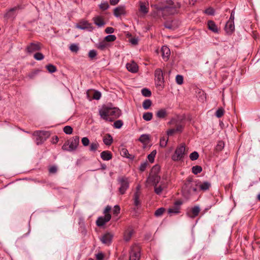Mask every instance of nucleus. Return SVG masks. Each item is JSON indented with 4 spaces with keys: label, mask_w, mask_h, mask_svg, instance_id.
<instances>
[{
    "label": "nucleus",
    "mask_w": 260,
    "mask_h": 260,
    "mask_svg": "<svg viewBox=\"0 0 260 260\" xmlns=\"http://www.w3.org/2000/svg\"><path fill=\"white\" fill-rule=\"evenodd\" d=\"M36 134H40V135L43 138H45V141L50 136V133L48 131H37L35 132Z\"/></svg>",
    "instance_id": "nucleus-37"
},
{
    "label": "nucleus",
    "mask_w": 260,
    "mask_h": 260,
    "mask_svg": "<svg viewBox=\"0 0 260 260\" xmlns=\"http://www.w3.org/2000/svg\"><path fill=\"white\" fill-rule=\"evenodd\" d=\"M107 46L108 44H107L106 41L104 40L100 42L99 44L96 45L97 48L102 51L106 50V49L107 48Z\"/></svg>",
    "instance_id": "nucleus-38"
},
{
    "label": "nucleus",
    "mask_w": 260,
    "mask_h": 260,
    "mask_svg": "<svg viewBox=\"0 0 260 260\" xmlns=\"http://www.w3.org/2000/svg\"><path fill=\"white\" fill-rule=\"evenodd\" d=\"M101 97V93L98 90H94L92 98L94 100H98Z\"/></svg>",
    "instance_id": "nucleus-57"
},
{
    "label": "nucleus",
    "mask_w": 260,
    "mask_h": 260,
    "mask_svg": "<svg viewBox=\"0 0 260 260\" xmlns=\"http://www.w3.org/2000/svg\"><path fill=\"white\" fill-rule=\"evenodd\" d=\"M142 95L145 97H150L151 96V91L148 88H144L142 89Z\"/></svg>",
    "instance_id": "nucleus-44"
},
{
    "label": "nucleus",
    "mask_w": 260,
    "mask_h": 260,
    "mask_svg": "<svg viewBox=\"0 0 260 260\" xmlns=\"http://www.w3.org/2000/svg\"><path fill=\"white\" fill-rule=\"evenodd\" d=\"M184 125L182 124L176 125V127L175 129L176 133H181L184 129Z\"/></svg>",
    "instance_id": "nucleus-63"
},
{
    "label": "nucleus",
    "mask_w": 260,
    "mask_h": 260,
    "mask_svg": "<svg viewBox=\"0 0 260 260\" xmlns=\"http://www.w3.org/2000/svg\"><path fill=\"white\" fill-rule=\"evenodd\" d=\"M113 141V138L109 134H106L103 138V142L107 146L111 145Z\"/></svg>",
    "instance_id": "nucleus-27"
},
{
    "label": "nucleus",
    "mask_w": 260,
    "mask_h": 260,
    "mask_svg": "<svg viewBox=\"0 0 260 260\" xmlns=\"http://www.w3.org/2000/svg\"><path fill=\"white\" fill-rule=\"evenodd\" d=\"M113 14L116 17H119L121 15L126 14L125 6H119L116 7L113 10Z\"/></svg>",
    "instance_id": "nucleus-15"
},
{
    "label": "nucleus",
    "mask_w": 260,
    "mask_h": 260,
    "mask_svg": "<svg viewBox=\"0 0 260 260\" xmlns=\"http://www.w3.org/2000/svg\"><path fill=\"white\" fill-rule=\"evenodd\" d=\"M199 157V154L198 152L197 151H193V152L191 153L189 155V158L192 161L198 159Z\"/></svg>",
    "instance_id": "nucleus-50"
},
{
    "label": "nucleus",
    "mask_w": 260,
    "mask_h": 260,
    "mask_svg": "<svg viewBox=\"0 0 260 260\" xmlns=\"http://www.w3.org/2000/svg\"><path fill=\"white\" fill-rule=\"evenodd\" d=\"M99 7L100 9H101L103 11H105L107 10L109 8V5L107 2H104L103 3H101L99 5Z\"/></svg>",
    "instance_id": "nucleus-56"
},
{
    "label": "nucleus",
    "mask_w": 260,
    "mask_h": 260,
    "mask_svg": "<svg viewBox=\"0 0 260 260\" xmlns=\"http://www.w3.org/2000/svg\"><path fill=\"white\" fill-rule=\"evenodd\" d=\"M111 218V214L105 215L104 216H100L96 221V224L99 227L104 226L107 222L109 221Z\"/></svg>",
    "instance_id": "nucleus-11"
},
{
    "label": "nucleus",
    "mask_w": 260,
    "mask_h": 260,
    "mask_svg": "<svg viewBox=\"0 0 260 260\" xmlns=\"http://www.w3.org/2000/svg\"><path fill=\"white\" fill-rule=\"evenodd\" d=\"M156 154V150H153L147 156V158L151 163H153L154 161V158Z\"/></svg>",
    "instance_id": "nucleus-40"
},
{
    "label": "nucleus",
    "mask_w": 260,
    "mask_h": 260,
    "mask_svg": "<svg viewBox=\"0 0 260 260\" xmlns=\"http://www.w3.org/2000/svg\"><path fill=\"white\" fill-rule=\"evenodd\" d=\"M134 233V230H131L129 231H127L125 233L124 235V239L125 241H128L131 239L132 235Z\"/></svg>",
    "instance_id": "nucleus-39"
},
{
    "label": "nucleus",
    "mask_w": 260,
    "mask_h": 260,
    "mask_svg": "<svg viewBox=\"0 0 260 260\" xmlns=\"http://www.w3.org/2000/svg\"><path fill=\"white\" fill-rule=\"evenodd\" d=\"M224 113V110L222 107H220L217 109L215 113V115L218 118L221 117Z\"/></svg>",
    "instance_id": "nucleus-49"
},
{
    "label": "nucleus",
    "mask_w": 260,
    "mask_h": 260,
    "mask_svg": "<svg viewBox=\"0 0 260 260\" xmlns=\"http://www.w3.org/2000/svg\"><path fill=\"white\" fill-rule=\"evenodd\" d=\"M140 11L144 14H146L148 12V9L144 4H141L140 7Z\"/></svg>",
    "instance_id": "nucleus-59"
},
{
    "label": "nucleus",
    "mask_w": 260,
    "mask_h": 260,
    "mask_svg": "<svg viewBox=\"0 0 260 260\" xmlns=\"http://www.w3.org/2000/svg\"><path fill=\"white\" fill-rule=\"evenodd\" d=\"M80 137L78 136L73 137L67 140L62 145L61 149L63 151H73L77 149L79 144Z\"/></svg>",
    "instance_id": "nucleus-2"
},
{
    "label": "nucleus",
    "mask_w": 260,
    "mask_h": 260,
    "mask_svg": "<svg viewBox=\"0 0 260 260\" xmlns=\"http://www.w3.org/2000/svg\"><path fill=\"white\" fill-rule=\"evenodd\" d=\"M141 253V247L138 244H134L131 246L129 252V260H140Z\"/></svg>",
    "instance_id": "nucleus-7"
},
{
    "label": "nucleus",
    "mask_w": 260,
    "mask_h": 260,
    "mask_svg": "<svg viewBox=\"0 0 260 260\" xmlns=\"http://www.w3.org/2000/svg\"><path fill=\"white\" fill-rule=\"evenodd\" d=\"M176 82L179 85H182L183 83V77L180 75H177L176 77Z\"/></svg>",
    "instance_id": "nucleus-55"
},
{
    "label": "nucleus",
    "mask_w": 260,
    "mask_h": 260,
    "mask_svg": "<svg viewBox=\"0 0 260 260\" xmlns=\"http://www.w3.org/2000/svg\"><path fill=\"white\" fill-rule=\"evenodd\" d=\"M120 154L122 156L129 158L130 159H134L135 156L133 155L129 154L127 149L123 148L120 150Z\"/></svg>",
    "instance_id": "nucleus-26"
},
{
    "label": "nucleus",
    "mask_w": 260,
    "mask_h": 260,
    "mask_svg": "<svg viewBox=\"0 0 260 260\" xmlns=\"http://www.w3.org/2000/svg\"><path fill=\"white\" fill-rule=\"evenodd\" d=\"M116 39V37L113 35H109L107 36L104 38V41L107 42H111L115 41Z\"/></svg>",
    "instance_id": "nucleus-46"
},
{
    "label": "nucleus",
    "mask_w": 260,
    "mask_h": 260,
    "mask_svg": "<svg viewBox=\"0 0 260 260\" xmlns=\"http://www.w3.org/2000/svg\"><path fill=\"white\" fill-rule=\"evenodd\" d=\"M70 50L73 52H77L79 50V47L76 44H73L70 47Z\"/></svg>",
    "instance_id": "nucleus-64"
},
{
    "label": "nucleus",
    "mask_w": 260,
    "mask_h": 260,
    "mask_svg": "<svg viewBox=\"0 0 260 260\" xmlns=\"http://www.w3.org/2000/svg\"><path fill=\"white\" fill-rule=\"evenodd\" d=\"M164 26L166 28H168L171 30H174L175 27L173 25V21L169 22L167 21L165 23Z\"/></svg>",
    "instance_id": "nucleus-54"
},
{
    "label": "nucleus",
    "mask_w": 260,
    "mask_h": 260,
    "mask_svg": "<svg viewBox=\"0 0 260 260\" xmlns=\"http://www.w3.org/2000/svg\"><path fill=\"white\" fill-rule=\"evenodd\" d=\"M152 104V101L150 99H146L143 102L142 106L144 109L147 110L149 109Z\"/></svg>",
    "instance_id": "nucleus-36"
},
{
    "label": "nucleus",
    "mask_w": 260,
    "mask_h": 260,
    "mask_svg": "<svg viewBox=\"0 0 260 260\" xmlns=\"http://www.w3.org/2000/svg\"><path fill=\"white\" fill-rule=\"evenodd\" d=\"M123 124V121L121 120H118L114 122L113 126L115 128H120Z\"/></svg>",
    "instance_id": "nucleus-52"
},
{
    "label": "nucleus",
    "mask_w": 260,
    "mask_h": 260,
    "mask_svg": "<svg viewBox=\"0 0 260 260\" xmlns=\"http://www.w3.org/2000/svg\"><path fill=\"white\" fill-rule=\"evenodd\" d=\"M185 150V144L181 143L177 147L174 154L172 155V159L174 161H178L183 160L186 154Z\"/></svg>",
    "instance_id": "nucleus-4"
},
{
    "label": "nucleus",
    "mask_w": 260,
    "mask_h": 260,
    "mask_svg": "<svg viewBox=\"0 0 260 260\" xmlns=\"http://www.w3.org/2000/svg\"><path fill=\"white\" fill-rule=\"evenodd\" d=\"M208 28L212 32L219 34L220 32V28L218 27L215 22L213 20H208L207 22Z\"/></svg>",
    "instance_id": "nucleus-18"
},
{
    "label": "nucleus",
    "mask_w": 260,
    "mask_h": 260,
    "mask_svg": "<svg viewBox=\"0 0 260 260\" xmlns=\"http://www.w3.org/2000/svg\"><path fill=\"white\" fill-rule=\"evenodd\" d=\"M113 237L111 233L106 232L100 238V240L103 244L109 245L112 243Z\"/></svg>",
    "instance_id": "nucleus-10"
},
{
    "label": "nucleus",
    "mask_w": 260,
    "mask_h": 260,
    "mask_svg": "<svg viewBox=\"0 0 260 260\" xmlns=\"http://www.w3.org/2000/svg\"><path fill=\"white\" fill-rule=\"evenodd\" d=\"M150 140V137L148 134H143L138 139V141L143 144H147Z\"/></svg>",
    "instance_id": "nucleus-29"
},
{
    "label": "nucleus",
    "mask_w": 260,
    "mask_h": 260,
    "mask_svg": "<svg viewBox=\"0 0 260 260\" xmlns=\"http://www.w3.org/2000/svg\"><path fill=\"white\" fill-rule=\"evenodd\" d=\"M160 180V176L157 175H154L149 173L147 178L146 182L151 184L153 186H156V183H158Z\"/></svg>",
    "instance_id": "nucleus-14"
},
{
    "label": "nucleus",
    "mask_w": 260,
    "mask_h": 260,
    "mask_svg": "<svg viewBox=\"0 0 260 260\" xmlns=\"http://www.w3.org/2000/svg\"><path fill=\"white\" fill-rule=\"evenodd\" d=\"M113 155L111 151L105 150L101 152V157L103 160L108 161L112 158Z\"/></svg>",
    "instance_id": "nucleus-21"
},
{
    "label": "nucleus",
    "mask_w": 260,
    "mask_h": 260,
    "mask_svg": "<svg viewBox=\"0 0 260 260\" xmlns=\"http://www.w3.org/2000/svg\"><path fill=\"white\" fill-rule=\"evenodd\" d=\"M155 84L156 87H160L161 89L164 87V77L161 69H156L154 71Z\"/></svg>",
    "instance_id": "nucleus-6"
},
{
    "label": "nucleus",
    "mask_w": 260,
    "mask_h": 260,
    "mask_svg": "<svg viewBox=\"0 0 260 260\" xmlns=\"http://www.w3.org/2000/svg\"><path fill=\"white\" fill-rule=\"evenodd\" d=\"M166 211V209L164 207H161L158 209H157L154 212V215L156 217H159L161 216L165 211Z\"/></svg>",
    "instance_id": "nucleus-43"
},
{
    "label": "nucleus",
    "mask_w": 260,
    "mask_h": 260,
    "mask_svg": "<svg viewBox=\"0 0 260 260\" xmlns=\"http://www.w3.org/2000/svg\"><path fill=\"white\" fill-rule=\"evenodd\" d=\"M162 57L165 61H167L170 57V51L169 48L166 46H163L161 48Z\"/></svg>",
    "instance_id": "nucleus-24"
},
{
    "label": "nucleus",
    "mask_w": 260,
    "mask_h": 260,
    "mask_svg": "<svg viewBox=\"0 0 260 260\" xmlns=\"http://www.w3.org/2000/svg\"><path fill=\"white\" fill-rule=\"evenodd\" d=\"M191 170L193 174H194V175H197L202 171L203 169L201 166L196 165L192 167Z\"/></svg>",
    "instance_id": "nucleus-35"
},
{
    "label": "nucleus",
    "mask_w": 260,
    "mask_h": 260,
    "mask_svg": "<svg viewBox=\"0 0 260 260\" xmlns=\"http://www.w3.org/2000/svg\"><path fill=\"white\" fill-rule=\"evenodd\" d=\"M204 13L208 15H214L215 10L212 7H209L205 10Z\"/></svg>",
    "instance_id": "nucleus-53"
},
{
    "label": "nucleus",
    "mask_w": 260,
    "mask_h": 260,
    "mask_svg": "<svg viewBox=\"0 0 260 260\" xmlns=\"http://www.w3.org/2000/svg\"><path fill=\"white\" fill-rule=\"evenodd\" d=\"M44 55L42 53L39 52L36 53L34 55V58L37 60H43L44 58Z\"/></svg>",
    "instance_id": "nucleus-51"
},
{
    "label": "nucleus",
    "mask_w": 260,
    "mask_h": 260,
    "mask_svg": "<svg viewBox=\"0 0 260 260\" xmlns=\"http://www.w3.org/2000/svg\"><path fill=\"white\" fill-rule=\"evenodd\" d=\"M224 29L227 33L232 34L235 30L234 22L228 21L225 25Z\"/></svg>",
    "instance_id": "nucleus-22"
},
{
    "label": "nucleus",
    "mask_w": 260,
    "mask_h": 260,
    "mask_svg": "<svg viewBox=\"0 0 260 260\" xmlns=\"http://www.w3.org/2000/svg\"><path fill=\"white\" fill-rule=\"evenodd\" d=\"M192 177H188L182 187L183 196L186 198L189 197L192 192H194L197 191L196 187L193 186L192 183Z\"/></svg>",
    "instance_id": "nucleus-3"
},
{
    "label": "nucleus",
    "mask_w": 260,
    "mask_h": 260,
    "mask_svg": "<svg viewBox=\"0 0 260 260\" xmlns=\"http://www.w3.org/2000/svg\"><path fill=\"white\" fill-rule=\"evenodd\" d=\"M45 141V138H43L40 134H37L36 142L37 145L41 144Z\"/></svg>",
    "instance_id": "nucleus-45"
},
{
    "label": "nucleus",
    "mask_w": 260,
    "mask_h": 260,
    "mask_svg": "<svg viewBox=\"0 0 260 260\" xmlns=\"http://www.w3.org/2000/svg\"><path fill=\"white\" fill-rule=\"evenodd\" d=\"M43 47L41 43L38 41H34L28 43L25 48V52L29 54L34 52L40 51Z\"/></svg>",
    "instance_id": "nucleus-5"
},
{
    "label": "nucleus",
    "mask_w": 260,
    "mask_h": 260,
    "mask_svg": "<svg viewBox=\"0 0 260 260\" xmlns=\"http://www.w3.org/2000/svg\"><path fill=\"white\" fill-rule=\"evenodd\" d=\"M224 147V142L223 141H219L218 142L214 149V153H218L221 151Z\"/></svg>",
    "instance_id": "nucleus-30"
},
{
    "label": "nucleus",
    "mask_w": 260,
    "mask_h": 260,
    "mask_svg": "<svg viewBox=\"0 0 260 260\" xmlns=\"http://www.w3.org/2000/svg\"><path fill=\"white\" fill-rule=\"evenodd\" d=\"M126 67L129 72L133 73H137L139 70V67L134 61H132L129 63H127Z\"/></svg>",
    "instance_id": "nucleus-19"
},
{
    "label": "nucleus",
    "mask_w": 260,
    "mask_h": 260,
    "mask_svg": "<svg viewBox=\"0 0 260 260\" xmlns=\"http://www.w3.org/2000/svg\"><path fill=\"white\" fill-rule=\"evenodd\" d=\"M137 190L134 193V205L138 209L141 206V202L140 200V192L138 191L139 189V187H137Z\"/></svg>",
    "instance_id": "nucleus-20"
},
{
    "label": "nucleus",
    "mask_w": 260,
    "mask_h": 260,
    "mask_svg": "<svg viewBox=\"0 0 260 260\" xmlns=\"http://www.w3.org/2000/svg\"><path fill=\"white\" fill-rule=\"evenodd\" d=\"M22 9L21 5H18L16 7H14L12 8H11L10 10H9L7 13L4 15V18L6 20H8L10 18H14L15 17V12L19 9Z\"/></svg>",
    "instance_id": "nucleus-12"
},
{
    "label": "nucleus",
    "mask_w": 260,
    "mask_h": 260,
    "mask_svg": "<svg viewBox=\"0 0 260 260\" xmlns=\"http://www.w3.org/2000/svg\"><path fill=\"white\" fill-rule=\"evenodd\" d=\"M81 142L84 146H87L90 143L89 140L87 137H83L81 139Z\"/></svg>",
    "instance_id": "nucleus-60"
},
{
    "label": "nucleus",
    "mask_w": 260,
    "mask_h": 260,
    "mask_svg": "<svg viewBox=\"0 0 260 260\" xmlns=\"http://www.w3.org/2000/svg\"><path fill=\"white\" fill-rule=\"evenodd\" d=\"M157 184L158 183H156V186H153L154 192L157 195H160L165 187L164 186V183H162V182H161L159 186H157Z\"/></svg>",
    "instance_id": "nucleus-31"
},
{
    "label": "nucleus",
    "mask_w": 260,
    "mask_h": 260,
    "mask_svg": "<svg viewBox=\"0 0 260 260\" xmlns=\"http://www.w3.org/2000/svg\"><path fill=\"white\" fill-rule=\"evenodd\" d=\"M41 71V70L38 69H34L27 74V76L29 79H34Z\"/></svg>",
    "instance_id": "nucleus-32"
},
{
    "label": "nucleus",
    "mask_w": 260,
    "mask_h": 260,
    "mask_svg": "<svg viewBox=\"0 0 260 260\" xmlns=\"http://www.w3.org/2000/svg\"><path fill=\"white\" fill-rule=\"evenodd\" d=\"M99 114L106 121L112 122L115 119L120 117L121 111L118 108L113 107L112 103H108L102 106L99 110Z\"/></svg>",
    "instance_id": "nucleus-1"
},
{
    "label": "nucleus",
    "mask_w": 260,
    "mask_h": 260,
    "mask_svg": "<svg viewBox=\"0 0 260 260\" xmlns=\"http://www.w3.org/2000/svg\"><path fill=\"white\" fill-rule=\"evenodd\" d=\"M168 141V138L165 137H162L160 139L159 145L161 147L165 148L167 144Z\"/></svg>",
    "instance_id": "nucleus-41"
},
{
    "label": "nucleus",
    "mask_w": 260,
    "mask_h": 260,
    "mask_svg": "<svg viewBox=\"0 0 260 260\" xmlns=\"http://www.w3.org/2000/svg\"><path fill=\"white\" fill-rule=\"evenodd\" d=\"M157 10L162 11V13H166L168 15H173L177 13L173 6L161 7L158 8Z\"/></svg>",
    "instance_id": "nucleus-17"
},
{
    "label": "nucleus",
    "mask_w": 260,
    "mask_h": 260,
    "mask_svg": "<svg viewBox=\"0 0 260 260\" xmlns=\"http://www.w3.org/2000/svg\"><path fill=\"white\" fill-rule=\"evenodd\" d=\"M120 208L119 206L115 205L114 207V209L113 210V215L117 216L118 214L120 213Z\"/></svg>",
    "instance_id": "nucleus-61"
},
{
    "label": "nucleus",
    "mask_w": 260,
    "mask_h": 260,
    "mask_svg": "<svg viewBox=\"0 0 260 260\" xmlns=\"http://www.w3.org/2000/svg\"><path fill=\"white\" fill-rule=\"evenodd\" d=\"M168 116L166 109H160L156 113V116L159 119L165 118Z\"/></svg>",
    "instance_id": "nucleus-25"
},
{
    "label": "nucleus",
    "mask_w": 260,
    "mask_h": 260,
    "mask_svg": "<svg viewBox=\"0 0 260 260\" xmlns=\"http://www.w3.org/2000/svg\"><path fill=\"white\" fill-rule=\"evenodd\" d=\"M152 117L153 114L151 112H146L144 113L143 115V118L147 121L151 120L152 118Z\"/></svg>",
    "instance_id": "nucleus-42"
},
{
    "label": "nucleus",
    "mask_w": 260,
    "mask_h": 260,
    "mask_svg": "<svg viewBox=\"0 0 260 260\" xmlns=\"http://www.w3.org/2000/svg\"><path fill=\"white\" fill-rule=\"evenodd\" d=\"M183 204V202L180 200L176 201L174 204V206L172 208H170L168 212L169 213H174V214H178L179 213L180 210V206Z\"/></svg>",
    "instance_id": "nucleus-13"
},
{
    "label": "nucleus",
    "mask_w": 260,
    "mask_h": 260,
    "mask_svg": "<svg viewBox=\"0 0 260 260\" xmlns=\"http://www.w3.org/2000/svg\"><path fill=\"white\" fill-rule=\"evenodd\" d=\"M94 24L97 26L101 27L105 24V22L101 16H96L92 18Z\"/></svg>",
    "instance_id": "nucleus-23"
},
{
    "label": "nucleus",
    "mask_w": 260,
    "mask_h": 260,
    "mask_svg": "<svg viewBox=\"0 0 260 260\" xmlns=\"http://www.w3.org/2000/svg\"><path fill=\"white\" fill-rule=\"evenodd\" d=\"M97 55V52L95 50H91L88 53V56L91 59L94 58Z\"/></svg>",
    "instance_id": "nucleus-62"
},
{
    "label": "nucleus",
    "mask_w": 260,
    "mask_h": 260,
    "mask_svg": "<svg viewBox=\"0 0 260 260\" xmlns=\"http://www.w3.org/2000/svg\"><path fill=\"white\" fill-rule=\"evenodd\" d=\"M63 131L67 135H71L73 133V129L71 126L67 125L63 127Z\"/></svg>",
    "instance_id": "nucleus-47"
},
{
    "label": "nucleus",
    "mask_w": 260,
    "mask_h": 260,
    "mask_svg": "<svg viewBox=\"0 0 260 260\" xmlns=\"http://www.w3.org/2000/svg\"><path fill=\"white\" fill-rule=\"evenodd\" d=\"M99 144L98 142H93L91 143L89 147V150L90 151L95 152L98 149Z\"/></svg>",
    "instance_id": "nucleus-48"
},
{
    "label": "nucleus",
    "mask_w": 260,
    "mask_h": 260,
    "mask_svg": "<svg viewBox=\"0 0 260 260\" xmlns=\"http://www.w3.org/2000/svg\"><path fill=\"white\" fill-rule=\"evenodd\" d=\"M45 68L50 73H54L57 71L56 67L52 64H48L46 66Z\"/></svg>",
    "instance_id": "nucleus-34"
},
{
    "label": "nucleus",
    "mask_w": 260,
    "mask_h": 260,
    "mask_svg": "<svg viewBox=\"0 0 260 260\" xmlns=\"http://www.w3.org/2000/svg\"><path fill=\"white\" fill-rule=\"evenodd\" d=\"M200 211V209L199 206H196L192 207L190 210L187 211L186 215L187 216L194 218L197 217Z\"/></svg>",
    "instance_id": "nucleus-16"
},
{
    "label": "nucleus",
    "mask_w": 260,
    "mask_h": 260,
    "mask_svg": "<svg viewBox=\"0 0 260 260\" xmlns=\"http://www.w3.org/2000/svg\"><path fill=\"white\" fill-rule=\"evenodd\" d=\"M77 27L85 30L87 29L88 31H91L93 29V27L91 23H89L86 20H81L77 24Z\"/></svg>",
    "instance_id": "nucleus-9"
},
{
    "label": "nucleus",
    "mask_w": 260,
    "mask_h": 260,
    "mask_svg": "<svg viewBox=\"0 0 260 260\" xmlns=\"http://www.w3.org/2000/svg\"><path fill=\"white\" fill-rule=\"evenodd\" d=\"M160 171V166L159 165H155L152 168L150 174L159 175Z\"/></svg>",
    "instance_id": "nucleus-33"
},
{
    "label": "nucleus",
    "mask_w": 260,
    "mask_h": 260,
    "mask_svg": "<svg viewBox=\"0 0 260 260\" xmlns=\"http://www.w3.org/2000/svg\"><path fill=\"white\" fill-rule=\"evenodd\" d=\"M211 186V183L208 181H204L199 185L200 190L203 191L209 190Z\"/></svg>",
    "instance_id": "nucleus-28"
},
{
    "label": "nucleus",
    "mask_w": 260,
    "mask_h": 260,
    "mask_svg": "<svg viewBox=\"0 0 260 260\" xmlns=\"http://www.w3.org/2000/svg\"><path fill=\"white\" fill-rule=\"evenodd\" d=\"M117 181L120 185L119 188V191L121 194H124L129 187V182L128 178L125 176H122L119 177Z\"/></svg>",
    "instance_id": "nucleus-8"
},
{
    "label": "nucleus",
    "mask_w": 260,
    "mask_h": 260,
    "mask_svg": "<svg viewBox=\"0 0 260 260\" xmlns=\"http://www.w3.org/2000/svg\"><path fill=\"white\" fill-rule=\"evenodd\" d=\"M148 166V163L147 161H145V162L141 164V165H140V166L139 167V170L141 172L145 171Z\"/></svg>",
    "instance_id": "nucleus-58"
}]
</instances>
